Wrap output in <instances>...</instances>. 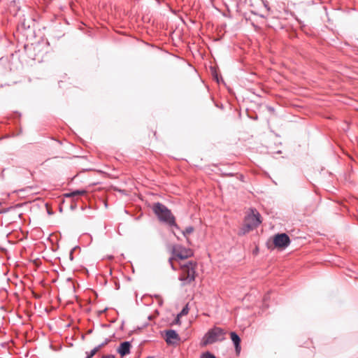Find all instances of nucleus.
I'll return each instance as SVG.
<instances>
[{
  "mask_svg": "<svg viewBox=\"0 0 358 358\" xmlns=\"http://www.w3.org/2000/svg\"><path fill=\"white\" fill-rule=\"evenodd\" d=\"M180 273L178 279L182 285H189L194 281L197 264L194 261L179 262Z\"/></svg>",
  "mask_w": 358,
  "mask_h": 358,
  "instance_id": "1",
  "label": "nucleus"
},
{
  "mask_svg": "<svg viewBox=\"0 0 358 358\" xmlns=\"http://www.w3.org/2000/svg\"><path fill=\"white\" fill-rule=\"evenodd\" d=\"M152 208L160 222H164L170 227H175L176 228L179 229V227L176 222L175 216L165 205L157 202L153 204Z\"/></svg>",
  "mask_w": 358,
  "mask_h": 358,
  "instance_id": "2",
  "label": "nucleus"
},
{
  "mask_svg": "<svg viewBox=\"0 0 358 358\" xmlns=\"http://www.w3.org/2000/svg\"><path fill=\"white\" fill-rule=\"evenodd\" d=\"M193 255V252L189 248H186L180 245H173L172 248V256L169 258V262L171 264V268L176 271L177 268L174 265L173 262H181Z\"/></svg>",
  "mask_w": 358,
  "mask_h": 358,
  "instance_id": "3",
  "label": "nucleus"
},
{
  "mask_svg": "<svg viewBox=\"0 0 358 358\" xmlns=\"http://www.w3.org/2000/svg\"><path fill=\"white\" fill-rule=\"evenodd\" d=\"M225 334V331L222 329L215 327L209 329L203 336L200 345L204 347L217 341H222L224 339Z\"/></svg>",
  "mask_w": 358,
  "mask_h": 358,
  "instance_id": "4",
  "label": "nucleus"
},
{
  "mask_svg": "<svg viewBox=\"0 0 358 358\" xmlns=\"http://www.w3.org/2000/svg\"><path fill=\"white\" fill-rule=\"evenodd\" d=\"M262 221L260 220V214L255 209H251L244 220L243 230L244 233L249 232L257 228Z\"/></svg>",
  "mask_w": 358,
  "mask_h": 358,
  "instance_id": "5",
  "label": "nucleus"
},
{
  "mask_svg": "<svg viewBox=\"0 0 358 358\" xmlns=\"http://www.w3.org/2000/svg\"><path fill=\"white\" fill-rule=\"evenodd\" d=\"M290 243L289 237L286 234H278L273 238V244L276 248H285Z\"/></svg>",
  "mask_w": 358,
  "mask_h": 358,
  "instance_id": "6",
  "label": "nucleus"
},
{
  "mask_svg": "<svg viewBox=\"0 0 358 358\" xmlns=\"http://www.w3.org/2000/svg\"><path fill=\"white\" fill-rule=\"evenodd\" d=\"M165 340L168 344H173L176 341L179 340V336L176 331L170 329L166 331Z\"/></svg>",
  "mask_w": 358,
  "mask_h": 358,
  "instance_id": "7",
  "label": "nucleus"
},
{
  "mask_svg": "<svg viewBox=\"0 0 358 358\" xmlns=\"http://www.w3.org/2000/svg\"><path fill=\"white\" fill-rule=\"evenodd\" d=\"M131 346V343L129 341H124L120 345L117 352L122 357L129 355L130 353Z\"/></svg>",
  "mask_w": 358,
  "mask_h": 358,
  "instance_id": "8",
  "label": "nucleus"
},
{
  "mask_svg": "<svg viewBox=\"0 0 358 358\" xmlns=\"http://www.w3.org/2000/svg\"><path fill=\"white\" fill-rule=\"evenodd\" d=\"M230 337L234 344L236 352L238 355L240 353L241 349V338L238 336V335L234 331H232L230 333Z\"/></svg>",
  "mask_w": 358,
  "mask_h": 358,
  "instance_id": "9",
  "label": "nucleus"
},
{
  "mask_svg": "<svg viewBox=\"0 0 358 358\" xmlns=\"http://www.w3.org/2000/svg\"><path fill=\"white\" fill-rule=\"evenodd\" d=\"M87 193L85 190H74L71 192L65 194V196L67 198L75 197L78 196L85 195Z\"/></svg>",
  "mask_w": 358,
  "mask_h": 358,
  "instance_id": "10",
  "label": "nucleus"
},
{
  "mask_svg": "<svg viewBox=\"0 0 358 358\" xmlns=\"http://www.w3.org/2000/svg\"><path fill=\"white\" fill-rule=\"evenodd\" d=\"M211 74L213 80H215L217 84H220L221 82H223L222 76L218 73V72L215 68H211Z\"/></svg>",
  "mask_w": 358,
  "mask_h": 358,
  "instance_id": "11",
  "label": "nucleus"
},
{
  "mask_svg": "<svg viewBox=\"0 0 358 358\" xmlns=\"http://www.w3.org/2000/svg\"><path fill=\"white\" fill-rule=\"evenodd\" d=\"M194 231V229L192 226H189V227H186L184 231H182V234L186 238L187 242H189V238H188L187 236L191 234L192 233H193Z\"/></svg>",
  "mask_w": 358,
  "mask_h": 358,
  "instance_id": "12",
  "label": "nucleus"
},
{
  "mask_svg": "<svg viewBox=\"0 0 358 358\" xmlns=\"http://www.w3.org/2000/svg\"><path fill=\"white\" fill-rule=\"evenodd\" d=\"M201 358H216L215 355L209 352H204L201 355Z\"/></svg>",
  "mask_w": 358,
  "mask_h": 358,
  "instance_id": "13",
  "label": "nucleus"
},
{
  "mask_svg": "<svg viewBox=\"0 0 358 358\" xmlns=\"http://www.w3.org/2000/svg\"><path fill=\"white\" fill-rule=\"evenodd\" d=\"M189 313V308H188V305H186L183 308L182 310H181V312L180 313V314L178 315L179 316H181V315H187Z\"/></svg>",
  "mask_w": 358,
  "mask_h": 358,
  "instance_id": "14",
  "label": "nucleus"
},
{
  "mask_svg": "<svg viewBox=\"0 0 358 358\" xmlns=\"http://www.w3.org/2000/svg\"><path fill=\"white\" fill-rule=\"evenodd\" d=\"M99 348L98 346L95 347L94 349H92L90 352L89 353L92 357L96 355V353L99 350Z\"/></svg>",
  "mask_w": 358,
  "mask_h": 358,
  "instance_id": "15",
  "label": "nucleus"
},
{
  "mask_svg": "<svg viewBox=\"0 0 358 358\" xmlns=\"http://www.w3.org/2000/svg\"><path fill=\"white\" fill-rule=\"evenodd\" d=\"M110 340L109 338H106L105 341L102 343H101L100 345H98V347L99 348V349H101L103 346L107 345L110 342Z\"/></svg>",
  "mask_w": 358,
  "mask_h": 358,
  "instance_id": "16",
  "label": "nucleus"
},
{
  "mask_svg": "<svg viewBox=\"0 0 358 358\" xmlns=\"http://www.w3.org/2000/svg\"><path fill=\"white\" fill-rule=\"evenodd\" d=\"M103 358H115V357L113 355H109V356L104 357Z\"/></svg>",
  "mask_w": 358,
  "mask_h": 358,
  "instance_id": "17",
  "label": "nucleus"
},
{
  "mask_svg": "<svg viewBox=\"0 0 358 358\" xmlns=\"http://www.w3.org/2000/svg\"><path fill=\"white\" fill-rule=\"evenodd\" d=\"M92 357L90 354H88L86 358H92Z\"/></svg>",
  "mask_w": 358,
  "mask_h": 358,
  "instance_id": "18",
  "label": "nucleus"
},
{
  "mask_svg": "<svg viewBox=\"0 0 358 358\" xmlns=\"http://www.w3.org/2000/svg\"><path fill=\"white\" fill-rule=\"evenodd\" d=\"M92 357L90 354H88L86 358H92Z\"/></svg>",
  "mask_w": 358,
  "mask_h": 358,
  "instance_id": "19",
  "label": "nucleus"
},
{
  "mask_svg": "<svg viewBox=\"0 0 358 358\" xmlns=\"http://www.w3.org/2000/svg\"><path fill=\"white\" fill-rule=\"evenodd\" d=\"M147 358H152V357H147Z\"/></svg>",
  "mask_w": 358,
  "mask_h": 358,
  "instance_id": "20",
  "label": "nucleus"
}]
</instances>
